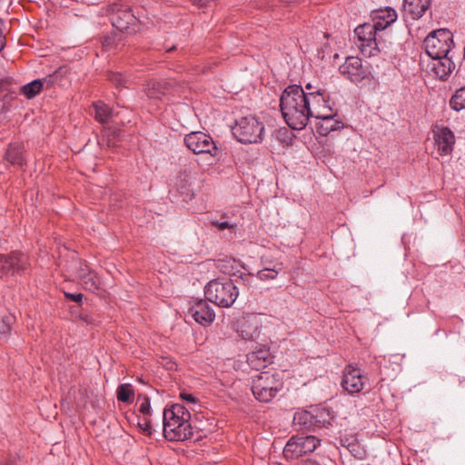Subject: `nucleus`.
Here are the masks:
<instances>
[{
    "label": "nucleus",
    "instance_id": "nucleus-8",
    "mask_svg": "<svg viewBox=\"0 0 465 465\" xmlns=\"http://www.w3.org/2000/svg\"><path fill=\"white\" fill-rule=\"evenodd\" d=\"M321 440L312 435L292 436L283 449V456L287 460H295L304 454L311 453L320 445Z\"/></svg>",
    "mask_w": 465,
    "mask_h": 465
},
{
    "label": "nucleus",
    "instance_id": "nucleus-47",
    "mask_svg": "<svg viewBox=\"0 0 465 465\" xmlns=\"http://www.w3.org/2000/svg\"><path fill=\"white\" fill-rule=\"evenodd\" d=\"M354 457H357L359 459H361V453H352Z\"/></svg>",
    "mask_w": 465,
    "mask_h": 465
},
{
    "label": "nucleus",
    "instance_id": "nucleus-28",
    "mask_svg": "<svg viewBox=\"0 0 465 465\" xmlns=\"http://www.w3.org/2000/svg\"><path fill=\"white\" fill-rule=\"evenodd\" d=\"M116 394L119 401L131 403L134 401V391L131 384L124 383L118 386Z\"/></svg>",
    "mask_w": 465,
    "mask_h": 465
},
{
    "label": "nucleus",
    "instance_id": "nucleus-10",
    "mask_svg": "<svg viewBox=\"0 0 465 465\" xmlns=\"http://www.w3.org/2000/svg\"><path fill=\"white\" fill-rule=\"evenodd\" d=\"M30 267L29 258L21 252L0 254V272L4 274H23Z\"/></svg>",
    "mask_w": 465,
    "mask_h": 465
},
{
    "label": "nucleus",
    "instance_id": "nucleus-25",
    "mask_svg": "<svg viewBox=\"0 0 465 465\" xmlns=\"http://www.w3.org/2000/svg\"><path fill=\"white\" fill-rule=\"evenodd\" d=\"M94 118L101 124L107 123L114 115L113 110L104 102H96L93 104Z\"/></svg>",
    "mask_w": 465,
    "mask_h": 465
},
{
    "label": "nucleus",
    "instance_id": "nucleus-50",
    "mask_svg": "<svg viewBox=\"0 0 465 465\" xmlns=\"http://www.w3.org/2000/svg\"><path fill=\"white\" fill-rule=\"evenodd\" d=\"M463 57H464V59H465V47H464V54H463Z\"/></svg>",
    "mask_w": 465,
    "mask_h": 465
},
{
    "label": "nucleus",
    "instance_id": "nucleus-36",
    "mask_svg": "<svg viewBox=\"0 0 465 465\" xmlns=\"http://www.w3.org/2000/svg\"><path fill=\"white\" fill-rule=\"evenodd\" d=\"M180 398L182 401L190 404H196L198 402V399L193 394L185 391L180 392Z\"/></svg>",
    "mask_w": 465,
    "mask_h": 465
},
{
    "label": "nucleus",
    "instance_id": "nucleus-15",
    "mask_svg": "<svg viewBox=\"0 0 465 465\" xmlns=\"http://www.w3.org/2000/svg\"><path fill=\"white\" fill-rule=\"evenodd\" d=\"M432 133L438 153L440 155L450 154L455 144V136L452 131L445 126L435 125Z\"/></svg>",
    "mask_w": 465,
    "mask_h": 465
},
{
    "label": "nucleus",
    "instance_id": "nucleus-31",
    "mask_svg": "<svg viewBox=\"0 0 465 465\" xmlns=\"http://www.w3.org/2000/svg\"><path fill=\"white\" fill-rule=\"evenodd\" d=\"M14 322L15 317L12 315H4L0 319V338H5L9 334Z\"/></svg>",
    "mask_w": 465,
    "mask_h": 465
},
{
    "label": "nucleus",
    "instance_id": "nucleus-30",
    "mask_svg": "<svg viewBox=\"0 0 465 465\" xmlns=\"http://www.w3.org/2000/svg\"><path fill=\"white\" fill-rule=\"evenodd\" d=\"M282 271V264H275L272 268H263L257 272V278L261 281L274 280L279 272Z\"/></svg>",
    "mask_w": 465,
    "mask_h": 465
},
{
    "label": "nucleus",
    "instance_id": "nucleus-23",
    "mask_svg": "<svg viewBox=\"0 0 465 465\" xmlns=\"http://www.w3.org/2000/svg\"><path fill=\"white\" fill-rule=\"evenodd\" d=\"M368 381V377L361 370L351 366V394L361 391Z\"/></svg>",
    "mask_w": 465,
    "mask_h": 465
},
{
    "label": "nucleus",
    "instance_id": "nucleus-21",
    "mask_svg": "<svg viewBox=\"0 0 465 465\" xmlns=\"http://www.w3.org/2000/svg\"><path fill=\"white\" fill-rule=\"evenodd\" d=\"M431 70L441 80H445L455 69V64L448 55L432 58Z\"/></svg>",
    "mask_w": 465,
    "mask_h": 465
},
{
    "label": "nucleus",
    "instance_id": "nucleus-7",
    "mask_svg": "<svg viewBox=\"0 0 465 465\" xmlns=\"http://www.w3.org/2000/svg\"><path fill=\"white\" fill-rule=\"evenodd\" d=\"M424 45L431 58L446 56L453 45L452 34L448 29L433 31L425 38Z\"/></svg>",
    "mask_w": 465,
    "mask_h": 465
},
{
    "label": "nucleus",
    "instance_id": "nucleus-17",
    "mask_svg": "<svg viewBox=\"0 0 465 465\" xmlns=\"http://www.w3.org/2000/svg\"><path fill=\"white\" fill-rule=\"evenodd\" d=\"M246 362L252 369L259 371L272 362L271 353L267 348L261 347L246 355Z\"/></svg>",
    "mask_w": 465,
    "mask_h": 465
},
{
    "label": "nucleus",
    "instance_id": "nucleus-33",
    "mask_svg": "<svg viewBox=\"0 0 465 465\" xmlns=\"http://www.w3.org/2000/svg\"><path fill=\"white\" fill-rule=\"evenodd\" d=\"M138 426L144 435L150 436L153 433L152 425L149 420L143 419L138 421Z\"/></svg>",
    "mask_w": 465,
    "mask_h": 465
},
{
    "label": "nucleus",
    "instance_id": "nucleus-14",
    "mask_svg": "<svg viewBox=\"0 0 465 465\" xmlns=\"http://www.w3.org/2000/svg\"><path fill=\"white\" fill-rule=\"evenodd\" d=\"M181 85L175 80H152L145 89L146 94L151 99L161 100L163 97L178 93Z\"/></svg>",
    "mask_w": 465,
    "mask_h": 465
},
{
    "label": "nucleus",
    "instance_id": "nucleus-27",
    "mask_svg": "<svg viewBox=\"0 0 465 465\" xmlns=\"http://www.w3.org/2000/svg\"><path fill=\"white\" fill-rule=\"evenodd\" d=\"M79 277L85 290L94 292L98 289V278L94 272H85L82 269Z\"/></svg>",
    "mask_w": 465,
    "mask_h": 465
},
{
    "label": "nucleus",
    "instance_id": "nucleus-32",
    "mask_svg": "<svg viewBox=\"0 0 465 465\" xmlns=\"http://www.w3.org/2000/svg\"><path fill=\"white\" fill-rule=\"evenodd\" d=\"M240 335L244 340H254L258 336L257 327L255 326L252 330H247L244 326H242V329L239 331Z\"/></svg>",
    "mask_w": 465,
    "mask_h": 465
},
{
    "label": "nucleus",
    "instance_id": "nucleus-48",
    "mask_svg": "<svg viewBox=\"0 0 465 465\" xmlns=\"http://www.w3.org/2000/svg\"><path fill=\"white\" fill-rule=\"evenodd\" d=\"M174 49H175V46H174V45H173L172 47H170L169 49H167V51H168V52H170V51H173V50H174Z\"/></svg>",
    "mask_w": 465,
    "mask_h": 465
},
{
    "label": "nucleus",
    "instance_id": "nucleus-5",
    "mask_svg": "<svg viewBox=\"0 0 465 465\" xmlns=\"http://www.w3.org/2000/svg\"><path fill=\"white\" fill-rule=\"evenodd\" d=\"M283 382L275 371H262L252 379V391L261 402H270L282 389Z\"/></svg>",
    "mask_w": 465,
    "mask_h": 465
},
{
    "label": "nucleus",
    "instance_id": "nucleus-16",
    "mask_svg": "<svg viewBox=\"0 0 465 465\" xmlns=\"http://www.w3.org/2000/svg\"><path fill=\"white\" fill-rule=\"evenodd\" d=\"M373 25L378 32L382 31L392 25L398 17L397 12L392 7H385L371 12Z\"/></svg>",
    "mask_w": 465,
    "mask_h": 465
},
{
    "label": "nucleus",
    "instance_id": "nucleus-34",
    "mask_svg": "<svg viewBox=\"0 0 465 465\" xmlns=\"http://www.w3.org/2000/svg\"><path fill=\"white\" fill-rule=\"evenodd\" d=\"M139 411L143 415L151 414V403L148 396H143L139 406Z\"/></svg>",
    "mask_w": 465,
    "mask_h": 465
},
{
    "label": "nucleus",
    "instance_id": "nucleus-22",
    "mask_svg": "<svg viewBox=\"0 0 465 465\" xmlns=\"http://www.w3.org/2000/svg\"><path fill=\"white\" fill-rule=\"evenodd\" d=\"M5 160L11 164L19 167L25 164L24 147L18 143H10L5 153Z\"/></svg>",
    "mask_w": 465,
    "mask_h": 465
},
{
    "label": "nucleus",
    "instance_id": "nucleus-6",
    "mask_svg": "<svg viewBox=\"0 0 465 465\" xmlns=\"http://www.w3.org/2000/svg\"><path fill=\"white\" fill-rule=\"evenodd\" d=\"M232 133L242 143H258L263 140L264 124L255 115L242 116L235 121Z\"/></svg>",
    "mask_w": 465,
    "mask_h": 465
},
{
    "label": "nucleus",
    "instance_id": "nucleus-11",
    "mask_svg": "<svg viewBox=\"0 0 465 465\" xmlns=\"http://www.w3.org/2000/svg\"><path fill=\"white\" fill-rule=\"evenodd\" d=\"M109 13L112 25L121 32L128 31L131 25H135L136 17L127 5L113 4L109 7Z\"/></svg>",
    "mask_w": 465,
    "mask_h": 465
},
{
    "label": "nucleus",
    "instance_id": "nucleus-41",
    "mask_svg": "<svg viewBox=\"0 0 465 465\" xmlns=\"http://www.w3.org/2000/svg\"><path fill=\"white\" fill-rule=\"evenodd\" d=\"M302 465H322L317 460L306 458L302 460Z\"/></svg>",
    "mask_w": 465,
    "mask_h": 465
},
{
    "label": "nucleus",
    "instance_id": "nucleus-13",
    "mask_svg": "<svg viewBox=\"0 0 465 465\" xmlns=\"http://www.w3.org/2000/svg\"><path fill=\"white\" fill-rule=\"evenodd\" d=\"M66 72V68L60 67L44 79H36L23 85L21 91L27 98H33L41 92L44 84L48 86L54 84L65 75Z\"/></svg>",
    "mask_w": 465,
    "mask_h": 465
},
{
    "label": "nucleus",
    "instance_id": "nucleus-3",
    "mask_svg": "<svg viewBox=\"0 0 465 465\" xmlns=\"http://www.w3.org/2000/svg\"><path fill=\"white\" fill-rule=\"evenodd\" d=\"M238 295V288L232 280L215 279L210 281L204 287L205 299L222 308L231 307Z\"/></svg>",
    "mask_w": 465,
    "mask_h": 465
},
{
    "label": "nucleus",
    "instance_id": "nucleus-24",
    "mask_svg": "<svg viewBox=\"0 0 465 465\" xmlns=\"http://www.w3.org/2000/svg\"><path fill=\"white\" fill-rule=\"evenodd\" d=\"M306 98L308 99L309 106L315 107L318 112H323L327 108L331 112V109L326 104L327 101L325 100L324 93L321 90L306 93Z\"/></svg>",
    "mask_w": 465,
    "mask_h": 465
},
{
    "label": "nucleus",
    "instance_id": "nucleus-44",
    "mask_svg": "<svg viewBox=\"0 0 465 465\" xmlns=\"http://www.w3.org/2000/svg\"><path fill=\"white\" fill-rule=\"evenodd\" d=\"M80 319L87 323H90L89 316L87 314H81Z\"/></svg>",
    "mask_w": 465,
    "mask_h": 465
},
{
    "label": "nucleus",
    "instance_id": "nucleus-20",
    "mask_svg": "<svg viewBox=\"0 0 465 465\" xmlns=\"http://www.w3.org/2000/svg\"><path fill=\"white\" fill-rule=\"evenodd\" d=\"M312 117L319 120V122L315 124V126L321 135H327L331 132L340 128V122L334 119V114L331 113L326 114L324 112H319L318 116Z\"/></svg>",
    "mask_w": 465,
    "mask_h": 465
},
{
    "label": "nucleus",
    "instance_id": "nucleus-12",
    "mask_svg": "<svg viewBox=\"0 0 465 465\" xmlns=\"http://www.w3.org/2000/svg\"><path fill=\"white\" fill-rule=\"evenodd\" d=\"M208 302L207 299L193 298L189 308L191 316L203 326L210 325L215 319V312Z\"/></svg>",
    "mask_w": 465,
    "mask_h": 465
},
{
    "label": "nucleus",
    "instance_id": "nucleus-29",
    "mask_svg": "<svg viewBox=\"0 0 465 465\" xmlns=\"http://www.w3.org/2000/svg\"><path fill=\"white\" fill-rule=\"evenodd\" d=\"M450 105L455 111L465 110V85L455 92L450 98Z\"/></svg>",
    "mask_w": 465,
    "mask_h": 465
},
{
    "label": "nucleus",
    "instance_id": "nucleus-39",
    "mask_svg": "<svg viewBox=\"0 0 465 465\" xmlns=\"http://www.w3.org/2000/svg\"><path fill=\"white\" fill-rule=\"evenodd\" d=\"M344 60H345V63L339 66V71L341 72V74H349V64H347V61H349V56L346 55L344 57Z\"/></svg>",
    "mask_w": 465,
    "mask_h": 465
},
{
    "label": "nucleus",
    "instance_id": "nucleus-35",
    "mask_svg": "<svg viewBox=\"0 0 465 465\" xmlns=\"http://www.w3.org/2000/svg\"><path fill=\"white\" fill-rule=\"evenodd\" d=\"M212 225L215 226L218 230L223 231L225 229H234L236 227V223H230L228 221H212Z\"/></svg>",
    "mask_w": 465,
    "mask_h": 465
},
{
    "label": "nucleus",
    "instance_id": "nucleus-43",
    "mask_svg": "<svg viewBox=\"0 0 465 465\" xmlns=\"http://www.w3.org/2000/svg\"><path fill=\"white\" fill-rule=\"evenodd\" d=\"M365 77H366V75H365V74H362V75H361V74H354V77H351V81H353V82H354V81H360L361 79H364Z\"/></svg>",
    "mask_w": 465,
    "mask_h": 465
},
{
    "label": "nucleus",
    "instance_id": "nucleus-4",
    "mask_svg": "<svg viewBox=\"0 0 465 465\" xmlns=\"http://www.w3.org/2000/svg\"><path fill=\"white\" fill-rule=\"evenodd\" d=\"M333 420L332 412L322 405L311 406L308 410L296 411L293 423L300 430H316L327 427Z\"/></svg>",
    "mask_w": 465,
    "mask_h": 465
},
{
    "label": "nucleus",
    "instance_id": "nucleus-46",
    "mask_svg": "<svg viewBox=\"0 0 465 465\" xmlns=\"http://www.w3.org/2000/svg\"><path fill=\"white\" fill-rule=\"evenodd\" d=\"M339 58H340V54H335L333 55V61H334V62H335L336 60H339Z\"/></svg>",
    "mask_w": 465,
    "mask_h": 465
},
{
    "label": "nucleus",
    "instance_id": "nucleus-9",
    "mask_svg": "<svg viewBox=\"0 0 465 465\" xmlns=\"http://www.w3.org/2000/svg\"><path fill=\"white\" fill-rule=\"evenodd\" d=\"M183 142L187 148L195 154L208 153L217 156L219 149L210 134L203 132H192L184 136Z\"/></svg>",
    "mask_w": 465,
    "mask_h": 465
},
{
    "label": "nucleus",
    "instance_id": "nucleus-49",
    "mask_svg": "<svg viewBox=\"0 0 465 465\" xmlns=\"http://www.w3.org/2000/svg\"><path fill=\"white\" fill-rule=\"evenodd\" d=\"M312 85L310 84H306V89H311Z\"/></svg>",
    "mask_w": 465,
    "mask_h": 465
},
{
    "label": "nucleus",
    "instance_id": "nucleus-40",
    "mask_svg": "<svg viewBox=\"0 0 465 465\" xmlns=\"http://www.w3.org/2000/svg\"><path fill=\"white\" fill-rule=\"evenodd\" d=\"M361 60L357 56L351 55V66L358 69L361 66Z\"/></svg>",
    "mask_w": 465,
    "mask_h": 465
},
{
    "label": "nucleus",
    "instance_id": "nucleus-18",
    "mask_svg": "<svg viewBox=\"0 0 465 465\" xmlns=\"http://www.w3.org/2000/svg\"><path fill=\"white\" fill-rule=\"evenodd\" d=\"M354 34L357 39L366 46H371L372 44L376 46L379 45L378 30H376L373 24H363L357 26L354 29Z\"/></svg>",
    "mask_w": 465,
    "mask_h": 465
},
{
    "label": "nucleus",
    "instance_id": "nucleus-37",
    "mask_svg": "<svg viewBox=\"0 0 465 465\" xmlns=\"http://www.w3.org/2000/svg\"><path fill=\"white\" fill-rule=\"evenodd\" d=\"M64 295L65 299L74 302L78 304H80L83 302V298H84V295L81 292L71 293L68 292H64Z\"/></svg>",
    "mask_w": 465,
    "mask_h": 465
},
{
    "label": "nucleus",
    "instance_id": "nucleus-19",
    "mask_svg": "<svg viewBox=\"0 0 465 465\" xmlns=\"http://www.w3.org/2000/svg\"><path fill=\"white\" fill-rule=\"evenodd\" d=\"M430 5V0H404L403 12L411 19L420 18Z\"/></svg>",
    "mask_w": 465,
    "mask_h": 465
},
{
    "label": "nucleus",
    "instance_id": "nucleus-42",
    "mask_svg": "<svg viewBox=\"0 0 465 465\" xmlns=\"http://www.w3.org/2000/svg\"><path fill=\"white\" fill-rule=\"evenodd\" d=\"M252 273H244V272H240V275L239 277L242 279V281L245 283H248L249 282V280L251 278H252Z\"/></svg>",
    "mask_w": 465,
    "mask_h": 465
},
{
    "label": "nucleus",
    "instance_id": "nucleus-2",
    "mask_svg": "<svg viewBox=\"0 0 465 465\" xmlns=\"http://www.w3.org/2000/svg\"><path fill=\"white\" fill-rule=\"evenodd\" d=\"M163 433L170 441H183L193 436L191 413L182 404L174 403L163 411Z\"/></svg>",
    "mask_w": 465,
    "mask_h": 465
},
{
    "label": "nucleus",
    "instance_id": "nucleus-38",
    "mask_svg": "<svg viewBox=\"0 0 465 465\" xmlns=\"http://www.w3.org/2000/svg\"><path fill=\"white\" fill-rule=\"evenodd\" d=\"M348 370H349V364L345 365V367H344V370H343V377H342V380H341V387H342L345 391H349L348 381H347V375H346V371H347Z\"/></svg>",
    "mask_w": 465,
    "mask_h": 465
},
{
    "label": "nucleus",
    "instance_id": "nucleus-26",
    "mask_svg": "<svg viewBox=\"0 0 465 465\" xmlns=\"http://www.w3.org/2000/svg\"><path fill=\"white\" fill-rule=\"evenodd\" d=\"M107 80L118 90L129 88L132 84V80L128 76L119 72H108Z\"/></svg>",
    "mask_w": 465,
    "mask_h": 465
},
{
    "label": "nucleus",
    "instance_id": "nucleus-45",
    "mask_svg": "<svg viewBox=\"0 0 465 465\" xmlns=\"http://www.w3.org/2000/svg\"><path fill=\"white\" fill-rule=\"evenodd\" d=\"M346 441L347 440H344L343 439H341V445L349 450V444H346Z\"/></svg>",
    "mask_w": 465,
    "mask_h": 465
},
{
    "label": "nucleus",
    "instance_id": "nucleus-1",
    "mask_svg": "<svg viewBox=\"0 0 465 465\" xmlns=\"http://www.w3.org/2000/svg\"><path fill=\"white\" fill-rule=\"evenodd\" d=\"M282 114L286 124L293 130H302L312 116H318L315 107H310L306 93L302 86H287L280 98Z\"/></svg>",
    "mask_w": 465,
    "mask_h": 465
}]
</instances>
